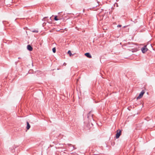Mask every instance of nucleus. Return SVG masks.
Returning <instances> with one entry per match:
<instances>
[{
    "label": "nucleus",
    "instance_id": "obj_1",
    "mask_svg": "<svg viewBox=\"0 0 155 155\" xmlns=\"http://www.w3.org/2000/svg\"><path fill=\"white\" fill-rule=\"evenodd\" d=\"M121 134V130L120 129H118L116 131L115 137L116 139L118 138Z\"/></svg>",
    "mask_w": 155,
    "mask_h": 155
},
{
    "label": "nucleus",
    "instance_id": "obj_2",
    "mask_svg": "<svg viewBox=\"0 0 155 155\" xmlns=\"http://www.w3.org/2000/svg\"><path fill=\"white\" fill-rule=\"evenodd\" d=\"M148 49L147 47V45H145L141 48V51L143 53H145L147 52Z\"/></svg>",
    "mask_w": 155,
    "mask_h": 155
},
{
    "label": "nucleus",
    "instance_id": "obj_3",
    "mask_svg": "<svg viewBox=\"0 0 155 155\" xmlns=\"http://www.w3.org/2000/svg\"><path fill=\"white\" fill-rule=\"evenodd\" d=\"M145 93V91L143 90L140 93L139 96L137 97V100L141 98L143 96V95Z\"/></svg>",
    "mask_w": 155,
    "mask_h": 155
},
{
    "label": "nucleus",
    "instance_id": "obj_4",
    "mask_svg": "<svg viewBox=\"0 0 155 155\" xmlns=\"http://www.w3.org/2000/svg\"><path fill=\"white\" fill-rule=\"evenodd\" d=\"M27 49L29 51H31L33 50V48L30 45H27Z\"/></svg>",
    "mask_w": 155,
    "mask_h": 155
},
{
    "label": "nucleus",
    "instance_id": "obj_5",
    "mask_svg": "<svg viewBox=\"0 0 155 155\" xmlns=\"http://www.w3.org/2000/svg\"><path fill=\"white\" fill-rule=\"evenodd\" d=\"M68 145L69 146V147H70V148H71V150H72L74 149H76V147H75L73 145H72V144H68Z\"/></svg>",
    "mask_w": 155,
    "mask_h": 155
},
{
    "label": "nucleus",
    "instance_id": "obj_6",
    "mask_svg": "<svg viewBox=\"0 0 155 155\" xmlns=\"http://www.w3.org/2000/svg\"><path fill=\"white\" fill-rule=\"evenodd\" d=\"M84 55L89 58H92V56L89 53H86L84 54Z\"/></svg>",
    "mask_w": 155,
    "mask_h": 155
},
{
    "label": "nucleus",
    "instance_id": "obj_7",
    "mask_svg": "<svg viewBox=\"0 0 155 155\" xmlns=\"http://www.w3.org/2000/svg\"><path fill=\"white\" fill-rule=\"evenodd\" d=\"M58 17L57 15H55L54 17V20L57 21L62 19V18H61V17H59L58 18Z\"/></svg>",
    "mask_w": 155,
    "mask_h": 155
},
{
    "label": "nucleus",
    "instance_id": "obj_8",
    "mask_svg": "<svg viewBox=\"0 0 155 155\" xmlns=\"http://www.w3.org/2000/svg\"><path fill=\"white\" fill-rule=\"evenodd\" d=\"M16 146L15 145H14V146L10 148V149L11 151L13 153L15 151V150H14L15 148H16Z\"/></svg>",
    "mask_w": 155,
    "mask_h": 155
},
{
    "label": "nucleus",
    "instance_id": "obj_9",
    "mask_svg": "<svg viewBox=\"0 0 155 155\" xmlns=\"http://www.w3.org/2000/svg\"><path fill=\"white\" fill-rule=\"evenodd\" d=\"M27 126L26 127V128L27 130H29L31 127V126L29 124V122L28 121H27L26 122Z\"/></svg>",
    "mask_w": 155,
    "mask_h": 155
},
{
    "label": "nucleus",
    "instance_id": "obj_10",
    "mask_svg": "<svg viewBox=\"0 0 155 155\" xmlns=\"http://www.w3.org/2000/svg\"><path fill=\"white\" fill-rule=\"evenodd\" d=\"M62 12H61L58 13V18L60 17V16L62 17L64 15V13L63 14H62Z\"/></svg>",
    "mask_w": 155,
    "mask_h": 155
},
{
    "label": "nucleus",
    "instance_id": "obj_11",
    "mask_svg": "<svg viewBox=\"0 0 155 155\" xmlns=\"http://www.w3.org/2000/svg\"><path fill=\"white\" fill-rule=\"evenodd\" d=\"M2 23L4 25H6L7 26L8 24V22L6 21H2Z\"/></svg>",
    "mask_w": 155,
    "mask_h": 155
},
{
    "label": "nucleus",
    "instance_id": "obj_12",
    "mask_svg": "<svg viewBox=\"0 0 155 155\" xmlns=\"http://www.w3.org/2000/svg\"><path fill=\"white\" fill-rule=\"evenodd\" d=\"M68 54H69L70 56H71L72 55H74V54H72L71 51L70 50H69L68 52Z\"/></svg>",
    "mask_w": 155,
    "mask_h": 155
},
{
    "label": "nucleus",
    "instance_id": "obj_13",
    "mask_svg": "<svg viewBox=\"0 0 155 155\" xmlns=\"http://www.w3.org/2000/svg\"><path fill=\"white\" fill-rule=\"evenodd\" d=\"M52 51L54 53H55L56 51V49L55 47L53 48L52 49Z\"/></svg>",
    "mask_w": 155,
    "mask_h": 155
},
{
    "label": "nucleus",
    "instance_id": "obj_14",
    "mask_svg": "<svg viewBox=\"0 0 155 155\" xmlns=\"http://www.w3.org/2000/svg\"><path fill=\"white\" fill-rule=\"evenodd\" d=\"M33 71L32 70H31H31H30L28 72V73L29 74H32L33 73Z\"/></svg>",
    "mask_w": 155,
    "mask_h": 155
},
{
    "label": "nucleus",
    "instance_id": "obj_15",
    "mask_svg": "<svg viewBox=\"0 0 155 155\" xmlns=\"http://www.w3.org/2000/svg\"><path fill=\"white\" fill-rule=\"evenodd\" d=\"M70 18V17L68 16H66L64 17V18L63 19H65V18H66V19H69Z\"/></svg>",
    "mask_w": 155,
    "mask_h": 155
},
{
    "label": "nucleus",
    "instance_id": "obj_16",
    "mask_svg": "<svg viewBox=\"0 0 155 155\" xmlns=\"http://www.w3.org/2000/svg\"><path fill=\"white\" fill-rule=\"evenodd\" d=\"M32 32H33L38 33V30H34L32 31Z\"/></svg>",
    "mask_w": 155,
    "mask_h": 155
},
{
    "label": "nucleus",
    "instance_id": "obj_17",
    "mask_svg": "<svg viewBox=\"0 0 155 155\" xmlns=\"http://www.w3.org/2000/svg\"><path fill=\"white\" fill-rule=\"evenodd\" d=\"M137 51V49H132V51L133 52H136Z\"/></svg>",
    "mask_w": 155,
    "mask_h": 155
},
{
    "label": "nucleus",
    "instance_id": "obj_18",
    "mask_svg": "<svg viewBox=\"0 0 155 155\" xmlns=\"http://www.w3.org/2000/svg\"><path fill=\"white\" fill-rule=\"evenodd\" d=\"M91 112V111H90L89 112V113L87 114V118H88L90 116V114Z\"/></svg>",
    "mask_w": 155,
    "mask_h": 155
},
{
    "label": "nucleus",
    "instance_id": "obj_19",
    "mask_svg": "<svg viewBox=\"0 0 155 155\" xmlns=\"http://www.w3.org/2000/svg\"><path fill=\"white\" fill-rule=\"evenodd\" d=\"M48 17H44L42 19V20L43 21H45V19L47 18H48Z\"/></svg>",
    "mask_w": 155,
    "mask_h": 155
},
{
    "label": "nucleus",
    "instance_id": "obj_20",
    "mask_svg": "<svg viewBox=\"0 0 155 155\" xmlns=\"http://www.w3.org/2000/svg\"><path fill=\"white\" fill-rule=\"evenodd\" d=\"M121 25H117V27H121Z\"/></svg>",
    "mask_w": 155,
    "mask_h": 155
},
{
    "label": "nucleus",
    "instance_id": "obj_21",
    "mask_svg": "<svg viewBox=\"0 0 155 155\" xmlns=\"http://www.w3.org/2000/svg\"><path fill=\"white\" fill-rule=\"evenodd\" d=\"M85 11V9H84L83 10V12H84Z\"/></svg>",
    "mask_w": 155,
    "mask_h": 155
},
{
    "label": "nucleus",
    "instance_id": "obj_22",
    "mask_svg": "<svg viewBox=\"0 0 155 155\" xmlns=\"http://www.w3.org/2000/svg\"><path fill=\"white\" fill-rule=\"evenodd\" d=\"M91 118H92V119L93 120H94L93 119V115H91Z\"/></svg>",
    "mask_w": 155,
    "mask_h": 155
},
{
    "label": "nucleus",
    "instance_id": "obj_23",
    "mask_svg": "<svg viewBox=\"0 0 155 155\" xmlns=\"http://www.w3.org/2000/svg\"><path fill=\"white\" fill-rule=\"evenodd\" d=\"M66 64L65 63H64V65H65Z\"/></svg>",
    "mask_w": 155,
    "mask_h": 155
},
{
    "label": "nucleus",
    "instance_id": "obj_24",
    "mask_svg": "<svg viewBox=\"0 0 155 155\" xmlns=\"http://www.w3.org/2000/svg\"><path fill=\"white\" fill-rule=\"evenodd\" d=\"M70 14V13H68L67 14Z\"/></svg>",
    "mask_w": 155,
    "mask_h": 155
},
{
    "label": "nucleus",
    "instance_id": "obj_25",
    "mask_svg": "<svg viewBox=\"0 0 155 155\" xmlns=\"http://www.w3.org/2000/svg\"><path fill=\"white\" fill-rule=\"evenodd\" d=\"M51 17H50V19H51Z\"/></svg>",
    "mask_w": 155,
    "mask_h": 155
},
{
    "label": "nucleus",
    "instance_id": "obj_26",
    "mask_svg": "<svg viewBox=\"0 0 155 155\" xmlns=\"http://www.w3.org/2000/svg\"><path fill=\"white\" fill-rule=\"evenodd\" d=\"M117 6H118V5H117Z\"/></svg>",
    "mask_w": 155,
    "mask_h": 155
}]
</instances>
